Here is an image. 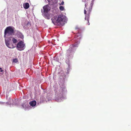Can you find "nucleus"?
I'll return each mask as SVG.
<instances>
[{"instance_id":"1","label":"nucleus","mask_w":131,"mask_h":131,"mask_svg":"<svg viewBox=\"0 0 131 131\" xmlns=\"http://www.w3.org/2000/svg\"><path fill=\"white\" fill-rule=\"evenodd\" d=\"M51 20L54 24L57 25L64 24L65 21L64 17L62 15H59L58 17L55 16Z\"/></svg>"},{"instance_id":"2","label":"nucleus","mask_w":131,"mask_h":131,"mask_svg":"<svg viewBox=\"0 0 131 131\" xmlns=\"http://www.w3.org/2000/svg\"><path fill=\"white\" fill-rule=\"evenodd\" d=\"M93 4V3H91L90 6H88V7H87L86 8H85L84 10V13L85 15V20H87V23L86 24L87 25H90V23H89V19L90 15V13L91 11Z\"/></svg>"},{"instance_id":"3","label":"nucleus","mask_w":131,"mask_h":131,"mask_svg":"<svg viewBox=\"0 0 131 131\" xmlns=\"http://www.w3.org/2000/svg\"><path fill=\"white\" fill-rule=\"evenodd\" d=\"M14 28L13 27L9 26L6 27L4 31V36H9L14 34Z\"/></svg>"},{"instance_id":"4","label":"nucleus","mask_w":131,"mask_h":131,"mask_svg":"<svg viewBox=\"0 0 131 131\" xmlns=\"http://www.w3.org/2000/svg\"><path fill=\"white\" fill-rule=\"evenodd\" d=\"M78 45L77 43H76L72 45V47H70L67 51V54L68 56H69L70 55H72L73 54L75 50V49L74 48V47H77L78 46Z\"/></svg>"},{"instance_id":"5","label":"nucleus","mask_w":131,"mask_h":131,"mask_svg":"<svg viewBox=\"0 0 131 131\" xmlns=\"http://www.w3.org/2000/svg\"><path fill=\"white\" fill-rule=\"evenodd\" d=\"M25 47V44L22 41L19 42L16 45L17 49L20 51L23 50Z\"/></svg>"},{"instance_id":"6","label":"nucleus","mask_w":131,"mask_h":131,"mask_svg":"<svg viewBox=\"0 0 131 131\" xmlns=\"http://www.w3.org/2000/svg\"><path fill=\"white\" fill-rule=\"evenodd\" d=\"M5 42L6 46L9 48L13 49L14 48L16 45V44H14L13 43H10L8 41H6Z\"/></svg>"},{"instance_id":"7","label":"nucleus","mask_w":131,"mask_h":131,"mask_svg":"<svg viewBox=\"0 0 131 131\" xmlns=\"http://www.w3.org/2000/svg\"><path fill=\"white\" fill-rule=\"evenodd\" d=\"M43 8L45 13H47L50 10V7L47 5L43 7Z\"/></svg>"},{"instance_id":"8","label":"nucleus","mask_w":131,"mask_h":131,"mask_svg":"<svg viewBox=\"0 0 131 131\" xmlns=\"http://www.w3.org/2000/svg\"><path fill=\"white\" fill-rule=\"evenodd\" d=\"M23 6L24 8L25 9H28L29 7V4L27 3H24Z\"/></svg>"},{"instance_id":"9","label":"nucleus","mask_w":131,"mask_h":131,"mask_svg":"<svg viewBox=\"0 0 131 131\" xmlns=\"http://www.w3.org/2000/svg\"><path fill=\"white\" fill-rule=\"evenodd\" d=\"M29 104L31 106H34L36 105V102L35 101H33L30 102Z\"/></svg>"},{"instance_id":"10","label":"nucleus","mask_w":131,"mask_h":131,"mask_svg":"<svg viewBox=\"0 0 131 131\" xmlns=\"http://www.w3.org/2000/svg\"><path fill=\"white\" fill-rule=\"evenodd\" d=\"M12 41L14 44H16V43L18 42V40L14 37L12 38Z\"/></svg>"},{"instance_id":"11","label":"nucleus","mask_w":131,"mask_h":131,"mask_svg":"<svg viewBox=\"0 0 131 131\" xmlns=\"http://www.w3.org/2000/svg\"><path fill=\"white\" fill-rule=\"evenodd\" d=\"M59 8L61 11H63L64 9V7L63 6H60Z\"/></svg>"},{"instance_id":"12","label":"nucleus","mask_w":131,"mask_h":131,"mask_svg":"<svg viewBox=\"0 0 131 131\" xmlns=\"http://www.w3.org/2000/svg\"><path fill=\"white\" fill-rule=\"evenodd\" d=\"M13 62L15 63H17L18 62V60L17 59H14Z\"/></svg>"},{"instance_id":"13","label":"nucleus","mask_w":131,"mask_h":131,"mask_svg":"<svg viewBox=\"0 0 131 131\" xmlns=\"http://www.w3.org/2000/svg\"><path fill=\"white\" fill-rule=\"evenodd\" d=\"M21 105L23 108H24L26 106L25 105V104H22Z\"/></svg>"},{"instance_id":"14","label":"nucleus","mask_w":131,"mask_h":131,"mask_svg":"<svg viewBox=\"0 0 131 131\" xmlns=\"http://www.w3.org/2000/svg\"><path fill=\"white\" fill-rule=\"evenodd\" d=\"M64 4V2L62 1L61 3H59V4L60 5H63Z\"/></svg>"},{"instance_id":"15","label":"nucleus","mask_w":131,"mask_h":131,"mask_svg":"<svg viewBox=\"0 0 131 131\" xmlns=\"http://www.w3.org/2000/svg\"><path fill=\"white\" fill-rule=\"evenodd\" d=\"M0 71L1 72H2L3 71V70L2 69V68H0Z\"/></svg>"},{"instance_id":"16","label":"nucleus","mask_w":131,"mask_h":131,"mask_svg":"<svg viewBox=\"0 0 131 131\" xmlns=\"http://www.w3.org/2000/svg\"><path fill=\"white\" fill-rule=\"evenodd\" d=\"M87 5H88V4L87 3H86L85 4V8H86V7H88V6H87Z\"/></svg>"},{"instance_id":"17","label":"nucleus","mask_w":131,"mask_h":131,"mask_svg":"<svg viewBox=\"0 0 131 131\" xmlns=\"http://www.w3.org/2000/svg\"><path fill=\"white\" fill-rule=\"evenodd\" d=\"M20 38L21 39H23L24 38V36L23 35H22L21 36Z\"/></svg>"},{"instance_id":"18","label":"nucleus","mask_w":131,"mask_h":131,"mask_svg":"<svg viewBox=\"0 0 131 131\" xmlns=\"http://www.w3.org/2000/svg\"><path fill=\"white\" fill-rule=\"evenodd\" d=\"M79 29V28L77 27L75 28V29Z\"/></svg>"},{"instance_id":"19","label":"nucleus","mask_w":131,"mask_h":131,"mask_svg":"<svg viewBox=\"0 0 131 131\" xmlns=\"http://www.w3.org/2000/svg\"><path fill=\"white\" fill-rule=\"evenodd\" d=\"M61 90V93H60V94H61L62 95V94H63V92L62 91H61V90Z\"/></svg>"},{"instance_id":"20","label":"nucleus","mask_w":131,"mask_h":131,"mask_svg":"<svg viewBox=\"0 0 131 131\" xmlns=\"http://www.w3.org/2000/svg\"><path fill=\"white\" fill-rule=\"evenodd\" d=\"M86 1V0H82V2H85Z\"/></svg>"},{"instance_id":"21","label":"nucleus","mask_w":131,"mask_h":131,"mask_svg":"<svg viewBox=\"0 0 131 131\" xmlns=\"http://www.w3.org/2000/svg\"><path fill=\"white\" fill-rule=\"evenodd\" d=\"M29 24V22H28V23L27 24V26Z\"/></svg>"},{"instance_id":"22","label":"nucleus","mask_w":131,"mask_h":131,"mask_svg":"<svg viewBox=\"0 0 131 131\" xmlns=\"http://www.w3.org/2000/svg\"><path fill=\"white\" fill-rule=\"evenodd\" d=\"M47 19H49V17H48L47 18Z\"/></svg>"}]
</instances>
